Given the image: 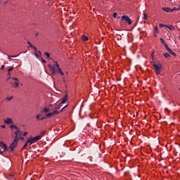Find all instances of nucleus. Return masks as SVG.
Masks as SVG:
<instances>
[{
	"label": "nucleus",
	"mask_w": 180,
	"mask_h": 180,
	"mask_svg": "<svg viewBox=\"0 0 180 180\" xmlns=\"http://www.w3.org/2000/svg\"><path fill=\"white\" fill-rule=\"evenodd\" d=\"M11 58V56L8 55V59L10 61L13 60V59Z\"/></svg>",
	"instance_id": "31"
},
{
	"label": "nucleus",
	"mask_w": 180,
	"mask_h": 180,
	"mask_svg": "<svg viewBox=\"0 0 180 180\" xmlns=\"http://www.w3.org/2000/svg\"><path fill=\"white\" fill-rule=\"evenodd\" d=\"M147 19H148L147 13H143V20H147Z\"/></svg>",
	"instance_id": "25"
},
{
	"label": "nucleus",
	"mask_w": 180,
	"mask_h": 180,
	"mask_svg": "<svg viewBox=\"0 0 180 180\" xmlns=\"http://www.w3.org/2000/svg\"><path fill=\"white\" fill-rule=\"evenodd\" d=\"M179 39H180V36H179Z\"/></svg>",
	"instance_id": "60"
},
{
	"label": "nucleus",
	"mask_w": 180,
	"mask_h": 180,
	"mask_svg": "<svg viewBox=\"0 0 180 180\" xmlns=\"http://www.w3.org/2000/svg\"><path fill=\"white\" fill-rule=\"evenodd\" d=\"M174 11H179V8H176V7H174V8H171V12H173Z\"/></svg>",
	"instance_id": "22"
},
{
	"label": "nucleus",
	"mask_w": 180,
	"mask_h": 180,
	"mask_svg": "<svg viewBox=\"0 0 180 180\" xmlns=\"http://www.w3.org/2000/svg\"><path fill=\"white\" fill-rule=\"evenodd\" d=\"M15 87H18L19 85V82H15Z\"/></svg>",
	"instance_id": "32"
},
{
	"label": "nucleus",
	"mask_w": 180,
	"mask_h": 180,
	"mask_svg": "<svg viewBox=\"0 0 180 180\" xmlns=\"http://www.w3.org/2000/svg\"><path fill=\"white\" fill-rule=\"evenodd\" d=\"M153 67H155V72H156V75L160 74L162 69L161 63L160 62H153Z\"/></svg>",
	"instance_id": "2"
},
{
	"label": "nucleus",
	"mask_w": 180,
	"mask_h": 180,
	"mask_svg": "<svg viewBox=\"0 0 180 180\" xmlns=\"http://www.w3.org/2000/svg\"><path fill=\"white\" fill-rule=\"evenodd\" d=\"M63 82H65V80L64 77H63Z\"/></svg>",
	"instance_id": "54"
},
{
	"label": "nucleus",
	"mask_w": 180,
	"mask_h": 180,
	"mask_svg": "<svg viewBox=\"0 0 180 180\" xmlns=\"http://www.w3.org/2000/svg\"><path fill=\"white\" fill-rule=\"evenodd\" d=\"M27 143H27H27L25 144V146H24V147H23V149H25V148L27 147Z\"/></svg>",
	"instance_id": "39"
},
{
	"label": "nucleus",
	"mask_w": 180,
	"mask_h": 180,
	"mask_svg": "<svg viewBox=\"0 0 180 180\" xmlns=\"http://www.w3.org/2000/svg\"><path fill=\"white\" fill-rule=\"evenodd\" d=\"M8 76L11 75V72H8Z\"/></svg>",
	"instance_id": "51"
},
{
	"label": "nucleus",
	"mask_w": 180,
	"mask_h": 180,
	"mask_svg": "<svg viewBox=\"0 0 180 180\" xmlns=\"http://www.w3.org/2000/svg\"><path fill=\"white\" fill-rule=\"evenodd\" d=\"M41 139V136H37L34 138H30L28 141L27 143H30V146L32 143H36L37 141H39Z\"/></svg>",
	"instance_id": "4"
},
{
	"label": "nucleus",
	"mask_w": 180,
	"mask_h": 180,
	"mask_svg": "<svg viewBox=\"0 0 180 180\" xmlns=\"http://www.w3.org/2000/svg\"><path fill=\"white\" fill-rule=\"evenodd\" d=\"M27 132H25L24 134H23L24 136H27Z\"/></svg>",
	"instance_id": "46"
},
{
	"label": "nucleus",
	"mask_w": 180,
	"mask_h": 180,
	"mask_svg": "<svg viewBox=\"0 0 180 180\" xmlns=\"http://www.w3.org/2000/svg\"><path fill=\"white\" fill-rule=\"evenodd\" d=\"M18 55H15V56H11V58H16V57H18Z\"/></svg>",
	"instance_id": "40"
},
{
	"label": "nucleus",
	"mask_w": 180,
	"mask_h": 180,
	"mask_svg": "<svg viewBox=\"0 0 180 180\" xmlns=\"http://www.w3.org/2000/svg\"><path fill=\"white\" fill-rule=\"evenodd\" d=\"M10 127H11V129H15L17 130V129H18V127H16V126L14 125V124L11 125Z\"/></svg>",
	"instance_id": "21"
},
{
	"label": "nucleus",
	"mask_w": 180,
	"mask_h": 180,
	"mask_svg": "<svg viewBox=\"0 0 180 180\" xmlns=\"http://www.w3.org/2000/svg\"><path fill=\"white\" fill-rule=\"evenodd\" d=\"M7 4V1L4 2V4Z\"/></svg>",
	"instance_id": "56"
},
{
	"label": "nucleus",
	"mask_w": 180,
	"mask_h": 180,
	"mask_svg": "<svg viewBox=\"0 0 180 180\" xmlns=\"http://www.w3.org/2000/svg\"><path fill=\"white\" fill-rule=\"evenodd\" d=\"M12 79L15 81V82H19V80H18V79L17 77H12Z\"/></svg>",
	"instance_id": "27"
},
{
	"label": "nucleus",
	"mask_w": 180,
	"mask_h": 180,
	"mask_svg": "<svg viewBox=\"0 0 180 180\" xmlns=\"http://www.w3.org/2000/svg\"><path fill=\"white\" fill-rule=\"evenodd\" d=\"M38 34H39V33H38V32H37V33H36V37H37V36H38Z\"/></svg>",
	"instance_id": "52"
},
{
	"label": "nucleus",
	"mask_w": 180,
	"mask_h": 180,
	"mask_svg": "<svg viewBox=\"0 0 180 180\" xmlns=\"http://www.w3.org/2000/svg\"><path fill=\"white\" fill-rule=\"evenodd\" d=\"M121 21H125L127 23H128V25H131L132 24V20L127 15H124L121 16Z\"/></svg>",
	"instance_id": "3"
},
{
	"label": "nucleus",
	"mask_w": 180,
	"mask_h": 180,
	"mask_svg": "<svg viewBox=\"0 0 180 180\" xmlns=\"http://www.w3.org/2000/svg\"><path fill=\"white\" fill-rule=\"evenodd\" d=\"M179 90L180 91V89H179Z\"/></svg>",
	"instance_id": "59"
},
{
	"label": "nucleus",
	"mask_w": 180,
	"mask_h": 180,
	"mask_svg": "<svg viewBox=\"0 0 180 180\" xmlns=\"http://www.w3.org/2000/svg\"><path fill=\"white\" fill-rule=\"evenodd\" d=\"M163 56L165 58H169L171 57L170 54L169 53H165L163 54Z\"/></svg>",
	"instance_id": "18"
},
{
	"label": "nucleus",
	"mask_w": 180,
	"mask_h": 180,
	"mask_svg": "<svg viewBox=\"0 0 180 180\" xmlns=\"http://www.w3.org/2000/svg\"><path fill=\"white\" fill-rule=\"evenodd\" d=\"M1 127H2L3 129H5V128H6V126H5V125H2Z\"/></svg>",
	"instance_id": "47"
},
{
	"label": "nucleus",
	"mask_w": 180,
	"mask_h": 180,
	"mask_svg": "<svg viewBox=\"0 0 180 180\" xmlns=\"http://www.w3.org/2000/svg\"><path fill=\"white\" fill-rule=\"evenodd\" d=\"M48 67L53 76L56 75V73H60L62 76L64 75V73L62 72V69L60 68H56L51 64H49Z\"/></svg>",
	"instance_id": "1"
},
{
	"label": "nucleus",
	"mask_w": 180,
	"mask_h": 180,
	"mask_svg": "<svg viewBox=\"0 0 180 180\" xmlns=\"http://www.w3.org/2000/svg\"><path fill=\"white\" fill-rule=\"evenodd\" d=\"M40 116H41V114H38L37 115V120H40L41 118H40Z\"/></svg>",
	"instance_id": "28"
},
{
	"label": "nucleus",
	"mask_w": 180,
	"mask_h": 180,
	"mask_svg": "<svg viewBox=\"0 0 180 180\" xmlns=\"http://www.w3.org/2000/svg\"><path fill=\"white\" fill-rule=\"evenodd\" d=\"M44 54L46 56H47V58H50V53L49 52H45Z\"/></svg>",
	"instance_id": "26"
},
{
	"label": "nucleus",
	"mask_w": 180,
	"mask_h": 180,
	"mask_svg": "<svg viewBox=\"0 0 180 180\" xmlns=\"http://www.w3.org/2000/svg\"><path fill=\"white\" fill-rule=\"evenodd\" d=\"M82 40H83L84 41H89V38H88L87 36L83 34V35H82Z\"/></svg>",
	"instance_id": "17"
},
{
	"label": "nucleus",
	"mask_w": 180,
	"mask_h": 180,
	"mask_svg": "<svg viewBox=\"0 0 180 180\" xmlns=\"http://www.w3.org/2000/svg\"><path fill=\"white\" fill-rule=\"evenodd\" d=\"M166 28L169 29L170 31L175 30V27L172 25H166Z\"/></svg>",
	"instance_id": "11"
},
{
	"label": "nucleus",
	"mask_w": 180,
	"mask_h": 180,
	"mask_svg": "<svg viewBox=\"0 0 180 180\" xmlns=\"http://www.w3.org/2000/svg\"><path fill=\"white\" fill-rule=\"evenodd\" d=\"M13 98V96L11 97H7V100L10 101Z\"/></svg>",
	"instance_id": "35"
},
{
	"label": "nucleus",
	"mask_w": 180,
	"mask_h": 180,
	"mask_svg": "<svg viewBox=\"0 0 180 180\" xmlns=\"http://www.w3.org/2000/svg\"><path fill=\"white\" fill-rule=\"evenodd\" d=\"M150 56H154V53H152V54H150Z\"/></svg>",
	"instance_id": "49"
},
{
	"label": "nucleus",
	"mask_w": 180,
	"mask_h": 180,
	"mask_svg": "<svg viewBox=\"0 0 180 180\" xmlns=\"http://www.w3.org/2000/svg\"><path fill=\"white\" fill-rule=\"evenodd\" d=\"M4 123L6 124H13V122L12 119H11V118H7V119L4 121Z\"/></svg>",
	"instance_id": "9"
},
{
	"label": "nucleus",
	"mask_w": 180,
	"mask_h": 180,
	"mask_svg": "<svg viewBox=\"0 0 180 180\" xmlns=\"http://www.w3.org/2000/svg\"><path fill=\"white\" fill-rule=\"evenodd\" d=\"M68 106V104L67 105H65V107L63 108H62V110H60V112H63V110Z\"/></svg>",
	"instance_id": "43"
},
{
	"label": "nucleus",
	"mask_w": 180,
	"mask_h": 180,
	"mask_svg": "<svg viewBox=\"0 0 180 180\" xmlns=\"http://www.w3.org/2000/svg\"><path fill=\"white\" fill-rule=\"evenodd\" d=\"M162 10H163V11H165L166 13L172 12L171 8H169V7H163V8H162Z\"/></svg>",
	"instance_id": "10"
},
{
	"label": "nucleus",
	"mask_w": 180,
	"mask_h": 180,
	"mask_svg": "<svg viewBox=\"0 0 180 180\" xmlns=\"http://www.w3.org/2000/svg\"><path fill=\"white\" fill-rule=\"evenodd\" d=\"M164 47L167 50V52H169L171 50V49L168 46V45L167 44H165Z\"/></svg>",
	"instance_id": "19"
},
{
	"label": "nucleus",
	"mask_w": 180,
	"mask_h": 180,
	"mask_svg": "<svg viewBox=\"0 0 180 180\" xmlns=\"http://www.w3.org/2000/svg\"><path fill=\"white\" fill-rule=\"evenodd\" d=\"M179 9L180 10V4H179Z\"/></svg>",
	"instance_id": "55"
},
{
	"label": "nucleus",
	"mask_w": 180,
	"mask_h": 180,
	"mask_svg": "<svg viewBox=\"0 0 180 180\" xmlns=\"http://www.w3.org/2000/svg\"><path fill=\"white\" fill-rule=\"evenodd\" d=\"M59 113V111H57V110H55L52 112H49L48 114H46V117L51 118L54 115H58Z\"/></svg>",
	"instance_id": "6"
},
{
	"label": "nucleus",
	"mask_w": 180,
	"mask_h": 180,
	"mask_svg": "<svg viewBox=\"0 0 180 180\" xmlns=\"http://www.w3.org/2000/svg\"><path fill=\"white\" fill-rule=\"evenodd\" d=\"M41 61H42L43 63H46V60H44L43 58H41Z\"/></svg>",
	"instance_id": "36"
},
{
	"label": "nucleus",
	"mask_w": 180,
	"mask_h": 180,
	"mask_svg": "<svg viewBox=\"0 0 180 180\" xmlns=\"http://www.w3.org/2000/svg\"><path fill=\"white\" fill-rule=\"evenodd\" d=\"M158 27H155V32H158Z\"/></svg>",
	"instance_id": "38"
},
{
	"label": "nucleus",
	"mask_w": 180,
	"mask_h": 180,
	"mask_svg": "<svg viewBox=\"0 0 180 180\" xmlns=\"http://www.w3.org/2000/svg\"><path fill=\"white\" fill-rule=\"evenodd\" d=\"M68 94H66V95L65 96V97H63L61 103H65L66 101H68Z\"/></svg>",
	"instance_id": "13"
},
{
	"label": "nucleus",
	"mask_w": 180,
	"mask_h": 180,
	"mask_svg": "<svg viewBox=\"0 0 180 180\" xmlns=\"http://www.w3.org/2000/svg\"><path fill=\"white\" fill-rule=\"evenodd\" d=\"M56 64L55 65V66L56 67V68H60V67H59V64L57 63V61L56 62Z\"/></svg>",
	"instance_id": "34"
},
{
	"label": "nucleus",
	"mask_w": 180,
	"mask_h": 180,
	"mask_svg": "<svg viewBox=\"0 0 180 180\" xmlns=\"http://www.w3.org/2000/svg\"><path fill=\"white\" fill-rule=\"evenodd\" d=\"M34 55L37 58H39V55L37 53H34Z\"/></svg>",
	"instance_id": "33"
},
{
	"label": "nucleus",
	"mask_w": 180,
	"mask_h": 180,
	"mask_svg": "<svg viewBox=\"0 0 180 180\" xmlns=\"http://www.w3.org/2000/svg\"><path fill=\"white\" fill-rule=\"evenodd\" d=\"M159 27H160V28H162V27H167V25H164V24H159Z\"/></svg>",
	"instance_id": "24"
},
{
	"label": "nucleus",
	"mask_w": 180,
	"mask_h": 180,
	"mask_svg": "<svg viewBox=\"0 0 180 180\" xmlns=\"http://www.w3.org/2000/svg\"><path fill=\"white\" fill-rule=\"evenodd\" d=\"M168 53H169L170 55L173 56L174 57H176V54L173 51H172V49H170V50L168 51Z\"/></svg>",
	"instance_id": "16"
},
{
	"label": "nucleus",
	"mask_w": 180,
	"mask_h": 180,
	"mask_svg": "<svg viewBox=\"0 0 180 180\" xmlns=\"http://www.w3.org/2000/svg\"><path fill=\"white\" fill-rule=\"evenodd\" d=\"M52 106L51 105H49V107Z\"/></svg>",
	"instance_id": "57"
},
{
	"label": "nucleus",
	"mask_w": 180,
	"mask_h": 180,
	"mask_svg": "<svg viewBox=\"0 0 180 180\" xmlns=\"http://www.w3.org/2000/svg\"><path fill=\"white\" fill-rule=\"evenodd\" d=\"M46 118V117H43L40 118V120H45Z\"/></svg>",
	"instance_id": "41"
},
{
	"label": "nucleus",
	"mask_w": 180,
	"mask_h": 180,
	"mask_svg": "<svg viewBox=\"0 0 180 180\" xmlns=\"http://www.w3.org/2000/svg\"><path fill=\"white\" fill-rule=\"evenodd\" d=\"M120 16L117 17V19H120Z\"/></svg>",
	"instance_id": "53"
},
{
	"label": "nucleus",
	"mask_w": 180,
	"mask_h": 180,
	"mask_svg": "<svg viewBox=\"0 0 180 180\" xmlns=\"http://www.w3.org/2000/svg\"><path fill=\"white\" fill-rule=\"evenodd\" d=\"M138 32H141V28L140 27L138 29Z\"/></svg>",
	"instance_id": "50"
},
{
	"label": "nucleus",
	"mask_w": 180,
	"mask_h": 180,
	"mask_svg": "<svg viewBox=\"0 0 180 180\" xmlns=\"http://www.w3.org/2000/svg\"><path fill=\"white\" fill-rule=\"evenodd\" d=\"M0 147L3 150V151H1V153H3L6 150V145L4 142L1 141Z\"/></svg>",
	"instance_id": "7"
},
{
	"label": "nucleus",
	"mask_w": 180,
	"mask_h": 180,
	"mask_svg": "<svg viewBox=\"0 0 180 180\" xmlns=\"http://www.w3.org/2000/svg\"><path fill=\"white\" fill-rule=\"evenodd\" d=\"M61 107H62V105H61V104H60V105H56V106L55 107V109L58 111V110H59L60 109Z\"/></svg>",
	"instance_id": "23"
},
{
	"label": "nucleus",
	"mask_w": 180,
	"mask_h": 180,
	"mask_svg": "<svg viewBox=\"0 0 180 180\" xmlns=\"http://www.w3.org/2000/svg\"><path fill=\"white\" fill-rule=\"evenodd\" d=\"M179 75L180 76V73L179 74Z\"/></svg>",
	"instance_id": "58"
},
{
	"label": "nucleus",
	"mask_w": 180,
	"mask_h": 180,
	"mask_svg": "<svg viewBox=\"0 0 180 180\" xmlns=\"http://www.w3.org/2000/svg\"><path fill=\"white\" fill-rule=\"evenodd\" d=\"M19 139L23 140L24 139H23L22 137H20V138L18 139V141H19Z\"/></svg>",
	"instance_id": "48"
},
{
	"label": "nucleus",
	"mask_w": 180,
	"mask_h": 180,
	"mask_svg": "<svg viewBox=\"0 0 180 180\" xmlns=\"http://www.w3.org/2000/svg\"><path fill=\"white\" fill-rule=\"evenodd\" d=\"M117 13L114 12L113 16H114L115 18H117Z\"/></svg>",
	"instance_id": "30"
},
{
	"label": "nucleus",
	"mask_w": 180,
	"mask_h": 180,
	"mask_svg": "<svg viewBox=\"0 0 180 180\" xmlns=\"http://www.w3.org/2000/svg\"><path fill=\"white\" fill-rule=\"evenodd\" d=\"M160 43H162L163 46H165V44H167V43L165 42L163 38H160Z\"/></svg>",
	"instance_id": "20"
},
{
	"label": "nucleus",
	"mask_w": 180,
	"mask_h": 180,
	"mask_svg": "<svg viewBox=\"0 0 180 180\" xmlns=\"http://www.w3.org/2000/svg\"><path fill=\"white\" fill-rule=\"evenodd\" d=\"M18 142V139L17 138H15V140L13 141V142L11 143L10 146L11 152L14 151V148L17 146Z\"/></svg>",
	"instance_id": "5"
},
{
	"label": "nucleus",
	"mask_w": 180,
	"mask_h": 180,
	"mask_svg": "<svg viewBox=\"0 0 180 180\" xmlns=\"http://www.w3.org/2000/svg\"><path fill=\"white\" fill-rule=\"evenodd\" d=\"M27 44H28L29 45H30V47H31V45H32L29 41H27Z\"/></svg>",
	"instance_id": "45"
},
{
	"label": "nucleus",
	"mask_w": 180,
	"mask_h": 180,
	"mask_svg": "<svg viewBox=\"0 0 180 180\" xmlns=\"http://www.w3.org/2000/svg\"><path fill=\"white\" fill-rule=\"evenodd\" d=\"M44 134H45V131H43V132L41 133L40 136H41V137H42Z\"/></svg>",
	"instance_id": "42"
},
{
	"label": "nucleus",
	"mask_w": 180,
	"mask_h": 180,
	"mask_svg": "<svg viewBox=\"0 0 180 180\" xmlns=\"http://www.w3.org/2000/svg\"><path fill=\"white\" fill-rule=\"evenodd\" d=\"M16 139H18V136H21L22 135V132L20 131V129H17V131L15 133Z\"/></svg>",
	"instance_id": "8"
},
{
	"label": "nucleus",
	"mask_w": 180,
	"mask_h": 180,
	"mask_svg": "<svg viewBox=\"0 0 180 180\" xmlns=\"http://www.w3.org/2000/svg\"><path fill=\"white\" fill-rule=\"evenodd\" d=\"M14 69V68L12 66V67H10L9 69H8V72H11Z\"/></svg>",
	"instance_id": "29"
},
{
	"label": "nucleus",
	"mask_w": 180,
	"mask_h": 180,
	"mask_svg": "<svg viewBox=\"0 0 180 180\" xmlns=\"http://www.w3.org/2000/svg\"><path fill=\"white\" fill-rule=\"evenodd\" d=\"M118 37V39H120V40H122V36L120 34H117V35Z\"/></svg>",
	"instance_id": "37"
},
{
	"label": "nucleus",
	"mask_w": 180,
	"mask_h": 180,
	"mask_svg": "<svg viewBox=\"0 0 180 180\" xmlns=\"http://www.w3.org/2000/svg\"><path fill=\"white\" fill-rule=\"evenodd\" d=\"M31 48L34 49L36 53H39L40 55H41V52L40 51H38L37 47H35L33 45H31Z\"/></svg>",
	"instance_id": "14"
},
{
	"label": "nucleus",
	"mask_w": 180,
	"mask_h": 180,
	"mask_svg": "<svg viewBox=\"0 0 180 180\" xmlns=\"http://www.w3.org/2000/svg\"><path fill=\"white\" fill-rule=\"evenodd\" d=\"M4 68H5V65H1V70H4Z\"/></svg>",
	"instance_id": "44"
},
{
	"label": "nucleus",
	"mask_w": 180,
	"mask_h": 180,
	"mask_svg": "<svg viewBox=\"0 0 180 180\" xmlns=\"http://www.w3.org/2000/svg\"><path fill=\"white\" fill-rule=\"evenodd\" d=\"M50 111H51L50 108H47V107H44L42 112L44 113H48Z\"/></svg>",
	"instance_id": "12"
},
{
	"label": "nucleus",
	"mask_w": 180,
	"mask_h": 180,
	"mask_svg": "<svg viewBox=\"0 0 180 180\" xmlns=\"http://www.w3.org/2000/svg\"><path fill=\"white\" fill-rule=\"evenodd\" d=\"M31 48L34 49L36 53H39L40 55H41V52L40 51H38L37 47H35L33 45H31Z\"/></svg>",
	"instance_id": "15"
}]
</instances>
